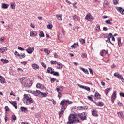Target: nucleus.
<instances>
[{"label":"nucleus","instance_id":"obj_1","mask_svg":"<svg viewBox=\"0 0 124 124\" xmlns=\"http://www.w3.org/2000/svg\"><path fill=\"white\" fill-rule=\"evenodd\" d=\"M79 118L82 121H85L86 120V113L82 112L81 113H78V114H70L68 117L69 121L67 122V124H74L77 121V118Z\"/></svg>","mask_w":124,"mask_h":124},{"label":"nucleus","instance_id":"obj_2","mask_svg":"<svg viewBox=\"0 0 124 124\" xmlns=\"http://www.w3.org/2000/svg\"><path fill=\"white\" fill-rule=\"evenodd\" d=\"M23 102L25 104H26V105H29V104H31V103H33V100L31 98L29 97L28 94H24Z\"/></svg>","mask_w":124,"mask_h":124},{"label":"nucleus","instance_id":"obj_3","mask_svg":"<svg viewBox=\"0 0 124 124\" xmlns=\"http://www.w3.org/2000/svg\"><path fill=\"white\" fill-rule=\"evenodd\" d=\"M94 19V17H93V16L91 15V14H87L85 17V20H87V21H93Z\"/></svg>","mask_w":124,"mask_h":124},{"label":"nucleus","instance_id":"obj_4","mask_svg":"<svg viewBox=\"0 0 124 124\" xmlns=\"http://www.w3.org/2000/svg\"><path fill=\"white\" fill-rule=\"evenodd\" d=\"M50 70H51V72H50V71L48 70V73H50V74H53L54 76H60V74H59V72H55L54 71V69H51Z\"/></svg>","mask_w":124,"mask_h":124},{"label":"nucleus","instance_id":"obj_5","mask_svg":"<svg viewBox=\"0 0 124 124\" xmlns=\"http://www.w3.org/2000/svg\"><path fill=\"white\" fill-rule=\"evenodd\" d=\"M41 91L39 90H36V91H31V93L35 96H39L40 95Z\"/></svg>","mask_w":124,"mask_h":124},{"label":"nucleus","instance_id":"obj_6","mask_svg":"<svg viewBox=\"0 0 124 124\" xmlns=\"http://www.w3.org/2000/svg\"><path fill=\"white\" fill-rule=\"evenodd\" d=\"M34 51V47H28L27 49H26V51L28 54H32V52Z\"/></svg>","mask_w":124,"mask_h":124},{"label":"nucleus","instance_id":"obj_7","mask_svg":"<svg viewBox=\"0 0 124 124\" xmlns=\"http://www.w3.org/2000/svg\"><path fill=\"white\" fill-rule=\"evenodd\" d=\"M115 8L117 10V11H118V12H120L121 13V14H122V15L124 14V9H123L122 7H116Z\"/></svg>","mask_w":124,"mask_h":124},{"label":"nucleus","instance_id":"obj_8","mask_svg":"<svg viewBox=\"0 0 124 124\" xmlns=\"http://www.w3.org/2000/svg\"><path fill=\"white\" fill-rule=\"evenodd\" d=\"M106 54L108 55V51L103 49L100 52V55L102 56V57H104V56H105Z\"/></svg>","mask_w":124,"mask_h":124},{"label":"nucleus","instance_id":"obj_9","mask_svg":"<svg viewBox=\"0 0 124 124\" xmlns=\"http://www.w3.org/2000/svg\"><path fill=\"white\" fill-rule=\"evenodd\" d=\"M31 85H32V81L30 80H27L25 84V86H26V87H31Z\"/></svg>","mask_w":124,"mask_h":124},{"label":"nucleus","instance_id":"obj_10","mask_svg":"<svg viewBox=\"0 0 124 124\" xmlns=\"http://www.w3.org/2000/svg\"><path fill=\"white\" fill-rule=\"evenodd\" d=\"M80 88H81V89H83L84 90H86V91H88V92H90L91 89L90 87L88 86H85L83 85H79Z\"/></svg>","mask_w":124,"mask_h":124},{"label":"nucleus","instance_id":"obj_11","mask_svg":"<svg viewBox=\"0 0 124 124\" xmlns=\"http://www.w3.org/2000/svg\"><path fill=\"white\" fill-rule=\"evenodd\" d=\"M37 35V33L34 31H31L30 32V36L31 37H34Z\"/></svg>","mask_w":124,"mask_h":124},{"label":"nucleus","instance_id":"obj_12","mask_svg":"<svg viewBox=\"0 0 124 124\" xmlns=\"http://www.w3.org/2000/svg\"><path fill=\"white\" fill-rule=\"evenodd\" d=\"M67 104L66 100L65 99L62 100L60 103V105H62V106H66Z\"/></svg>","mask_w":124,"mask_h":124},{"label":"nucleus","instance_id":"obj_13","mask_svg":"<svg viewBox=\"0 0 124 124\" xmlns=\"http://www.w3.org/2000/svg\"><path fill=\"white\" fill-rule=\"evenodd\" d=\"M92 114L93 116H94V117H98V114H97V111L95 109H93L92 111Z\"/></svg>","mask_w":124,"mask_h":124},{"label":"nucleus","instance_id":"obj_14","mask_svg":"<svg viewBox=\"0 0 124 124\" xmlns=\"http://www.w3.org/2000/svg\"><path fill=\"white\" fill-rule=\"evenodd\" d=\"M32 67L35 70H36L37 69H39V65H38L36 64H33L32 65Z\"/></svg>","mask_w":124,"mask_h":124},{"label":"nucleus","instance_id":"obj_15","mask_svg":"<svg viewBox=\"0 0 124 124\" xmlns=\"http://www.w3.org/2000/svg\"><path fill=\"white\" fill-rule=\"evenodd\" d=\"M94 96L97 99H101V98L100 97V96H101L100 94L99 93H97V92H95Z\"/></svg>","mask_w":124,"mask_h":124},{"label":"nucleus","instance_id":"obj_16","mask_svg":"<svg viewBox=\"0 0 124 124\" xmlns=\"http://www.w3.org/2000/svg\"><path fill=\"white\" fill-rule=\"evenodd\" d=\"M8 6H9V5H8V4H5V3L2 4V8L3 9H7V8H8Z\"/></svg>","mask_w":124,"mask_h":124},{"label":"nucleus","instance_id":"obj_17","mask_svg":"<svg viewBox=\"0 0 124 124\" xmlns=\"http://www.w3.org/2000/svg\"><path fill=\"white\" fill-rule=\"evenodd\" d=\"M57 64L59 66L57 67V69H62V67H63V65H62V64L61 63L59 62H57Z\"/></svg>","mask_w":124,"mask_h":124},{"label":"nucleus","instance_id":"obj_18","mask_svg":"<svg viewBox=\"0 0 124 124\" xmlns=\"http://www.w3.org/2000/svg\"><path fill=\"white\" fill-rule=\"evenodd\" d=\"M77 110H85L86 109V106H79L77 108Z\"/></svg>","mask_w":124,"mask_h":124},{"label":"nucleus","instance_id":"obj_19","mask_svg":"<svg viewBox=\"0 0 124 124\" xmlns=\"http://www.w3.org/2000/svg\"><path fill=\"white\" fill-rule=\"evenodd\" d=\"M79 68L81 69V70H82V71L84 72L85 74H89V71H88V70L85 69V68L81 67H80Z\"/></svg>","mask_w":124,"mask_h":124},{"label":"nucleus","instance_id":"obj_20","mask_svg":"<svg viewBox=\"0 0 124 124\" xmlns=\"http://www.w3.org/2000/svg\"><path fill=\"white\" fill-rule=\"evenodd\" d=\"M117 40H118V45H119V47H122L123 44H122V43L121 42V37H118L117 38Z\"/></svg>","mask_w":124,"mask_h":124},{"label":"nucleus","instance_id":"obj_21","mask_svg":"<svg viewBox=\"0 0 124 124\" xmlns=\"http://www.w3.org/2000/svg\"><path fill=\"white\" fill-rule=\"evenodd\" d=\"M117 115L120 119H122L124 117V114L123 113V112H122V111L118 112Z\"/></svg>","mask_w":124,"mask_h":124},{"label":"nucleus","instance_id":"obj_22","mask_svg":"<svg viewBox=\"0 0 124 124\" xmlns=\"http://www.w3.org/2000/svg\"><path fill=\"white\" fill-rule=\"evenodd\" d=\"M111 21H112V18L106 20L105 23L108 25H113V22H111Z\"/></svg>","mask_w":124,"mask_h":124},{"label":"nucleus","instance_id":"obj_23","mask_svg":"<svg viewBox=\"0 0 124 124\" xmlns=\"http://www.w3.org/2000/svg\"><path fill=\"white\" fill-rule=\"evenodd\" d=\"M78 46H79V44H78V42H77V43H74L73 45L71 46V48H74V49H75V48H77Z\"/></svg>","mask_w":124,"mask_h":124},{"label":"nucleus","instance_id":"obj_24","mask_svg":"<svg viewBox=\"0 0 124 124\" xmlns=\"http://www.w3.org/2000/svg\"><path fill=\"white\" fill-rule=\"evenodd\" d=\"M39 96L40 97H46V96H47V94L43 92H40Z\"/></svg>","mask_w":124,"mask_h":124},{"label":"nucleus","instance_id":"obj_25","mask_svg":"<svg viewBox=\"0 0 124 124\" xmlns=\"http://www.w3.org/2000/svg\"><path fill=\"white\" fill-rule=\"evenodd\" d=\"M16 7V4L14 2L11 3V9H15V7Z\"/></svg>","mask_w":124,"mask_h":124},{"label":"nucleus","instance_id":"obj_26","mask_svg":"<svg viewBox=\"0 0 124 124\" xmlns=\"http://www.w3.org/2000/svg\"><path fill=\"white\" fill-rule=\"evenodd\" d=\"M20 110L22 112H26L28 110V108L25 107H21Z\"/></svg>","mask_w":124,"mask_h":124},{"label":"nucleus","instance_id":"obj_27","mask_svg":"<svg viewBox=\"0 0 124 124\" xmlns=\"http://www.w3.org/2000/svg\"><path fill=\"white\" fill-rule=\"evenodd\" d=\"M56 91L58 93V96H60V93L62 92V90L60 88L59 86H57L56 88Z\"/></svg>","mask_w":124,"mask_h":124},{"label":"nucleus","instance_id":"obj_28","mask_svg":"<svg viewBox=\"0 0 124 124\" xmlns=\"http://www.w3.org/2000/svg\"><path fill=\"white\" fill-rule=\"evenodd\" d=\"M65 111V106H62L61 108V110H60V112H62V113H64Z\"/></svg>","mask_w":124,"mask_h":124},{"label":"nucleus","instance_id":"obj_29","mask_svg":"<svg viewBox=\"0 0 124 124\" xmlns=\"http://www.w3.org/2000/svg\"><path fill=\"white\" fill-rule=\"evenodd\" d=\"M118 79H120V80H121L123 82V83H124V78L123 77V76H122V75L119 74V75L118 76V77H117Z\"/></svg>","mask_w":124,"mask_h":124},{"label":"nucleus","instance_id":"obj_30","mask_svg":"<svg viewBox=\"0 0 124 124\" xmlns=\"http://www.w3.org/2000/svg\"><path fill=\"white\" fill-rule=\"evenodd\" d=\"M1 61L3 63H8V62H9V61L7 59H1Z\"/></svg>","mask_w":124,"mask_h":124},{"label":"nucleus","instance_id":"obj_31","mask_svg":"<svg viewBox=\"0 0 124 124\" xmlns=\"http://www.w3.org/2000/svg\"><path fill=\"white\" fill-rule=\"evenodd\" d=\"M78 17L76 15H74L73 16V19L74 21H78Z\"/></svg>","mask_w":124,"mask_h":124},{"label":"nucleus","instance_id":"obj_32","mask_svg":"<svg viewBox=\"0 0 124 124\" xmlns=\"http://www.w3.org/2000/svg\"><path fill=\"white\" fill-rule=\"evenodd\" d=\"M0 81L1 84H4L5 83L4 78H3V77H2V76H0Z\"/></svg>","mask_w":124,"mask_h":124},{"label":"nucleus","instance_id":"obj_33","mask_svg":"<svg viewBox=\"0 0 124 124\" xmlns=\"http://www.w3.org/2000/svg\"><path fill=\"white\" fill-rule=\"evenodd\" d=\"M116 95H117V92L114 91L112 95V98L115 99L116 98Z\"/></svg>","mask_w":124,"mask_h":124},{"label":"nucleus","instance_id":"obj_34","mask_svg":"<svg viewBox=\"0 0 124 124\" xmlns=\"http://www.w3.org/2000/svg\"><path fill=\"white\" fill-rule=\"evenodd\" d=\"M39 35L40 37H44V33H43V31H40V32L39 33Z\"/></svg>","mask_w":124,"mask_h":124},{"label":"nucleus","instance_id":"obj_35","mask_svg":"<svg viewBox=\"0 0 124 124\" xmlns=\"http://www.w3.org/2000/svg\"><path fill=\"white\" fill-rule=\"evenodd\" d=\"M95 104H96V105H97V106H103L104 104L103 102H99L98 103H95Z\"/></svg>","mask_w":124,"mask_h":124},{"label":"nucleus","instance_id":"obj_36","mask_svg":"<svg viewBox=\"0 0 124 124\" xmlns=\"http://www.w3.org/2000/svg\"><path fill=\"white\" fill-rule=\"evenodd\" d=\"M56 18H57L58 20L62 21V15H56Z\"/></svg>","mask_w":124,"mask_h":124},{"label":"nucleus","instance_id":"obj_37","mask_svg":"<svg viewBox=\"0 0 124 124\" xmlns=\"http://www.w3.org/2000/svg\"><path fill=\"white\" fill-rule=\"evenodd\" d=\"M79 41L81 44H85V43H86V40L82 38L79 39Z\"/></svg>","mask_w":124,"mask_h":124},{"label":"nucleus","instance_id":"obj_38","mask_svg":"<svg viewBox=\"0 0 124 124\" xmlns=\"http://www.w3.org/2000/svg\"><path fill=\"white\" fill-rule=\"evenodd\" d=\"M87 98L88 99H89V100H90V101L93 102V103H96V102H95L93 100V98H92V97H91V96H88Z\"/></svg>","mask_w":124,"mask_h":124},{"label":"nucleus","instance_id":"obj_39","mask_svg":"<svg viewBox=\"0 0 124 124\" xmlns=\"http://www.w3.org/2000/svg\"><path fill=\"white\" fill-rule=\"evenodd\" d=\"M111 88H107L105 90V93L107 95L108 93H109V91H110V89Z\"/></svg>","mask_w":124,"mask_h":124},{"label":"nucleus","instance_id":"obj_40","mask_svg":"<svg viewBox=\"0 0 124 124\" xmlns=\"http://www.w3.org/2000/svg\"><path fill=\"white\" fill-rule=\"evenodd\" d=\"M16 109H17L18 108V107H17V102L16 101H14L13 104L12 105Z\"/></svg>","mask_w":124,"mask_h":124},{"label":"nucleus","instance_id":"obj_41","mask_svg":"<svg viewBox=\"0 0 124 124\" xmlns=\"http://www.w3.org/2000/svg\"><path fill=\"white\" fill-rule=\"evenodd\" d=\"M112 36H113V34H112L111 33H109L108 37V39H107L108 40H110V39H111V38H112Z\"/></svg>","mask_w":124,"mask_h":124},{"label":"nucleus","instance_id":"obj_42","mask_svg":"<svg viewBox=\"0 0 124 124\" xmlns=\"http://www.w3.org/2000/svg\"><path fill=\"white\" fill-rule=\"evenodd\" d=\"M47 29H49V30H52V28H53V25L51 24H49L47 25Z\"/></svg>","mask_w":124,"mask_h":124},{"label":"nucleus","instance_id":"obj_43","mask_svg":"<svg viewBox=\"0 0 124 124\" xmlns=\"http://www.w3.org/2000/svg\"><path fill=\"white\" fill-rule=\"evenodd\" d=\"M44 52L45 53V54H46L47 55H49L50 54V51H48L47 49H44Z\"/></svg>","mask_w":124,"mask_h":124},{"label":"nucleus","instance_id":"obj_44","mask_svg":"<svg viewBox=\"0 0 124 124\" xmlns=\"http://www.w3.org/2000/svg\"><path fill=\"white\" fill-rule=\"evenodd\" d=\"M42 86H43L42 84L40 83H37L36 85V88H38V89H41Z\"/></svg>","mask_w":124,"mask_h":124},{"label":"nucleus","instance_id":"obj_45","mask_svg":"<svg viewBox=\"0 0 124 124\" xmlns=\"http://www.w3.org/2000/svg\"><path fill=\"white\" fill-rule=\"evenodd\" d=\"M12 119L13 121H16V120H17V117H16L15 115H13L12 116Z\"/></svg>","mask_w":124,"mask_h":124},{"label":"nucleus","instance_id":"obj_46","mask_svg":"<svg viewBox=\"0 0 124 124\" xmlns=\"http://www.w3.org/2000/svg\"><path fill=\"white\" fill-rule=\"evenodd\" d=\"M55 81H57V79H56V78H50V82L51 83H54V82H55Z\"/></svg>","mask_w":124,"mask_h":124},{"label":"nucleus","instance_id":"obj_47","mask_svg":"<svg viewBox=\"0 0 124 124\" xmlns=\"http://www.w3.org/2000/svg\"><path fill=\"white\" fill-rule=\"evenodd\" d=\"M6 51H7V49H4V48H0V53H4Z\"/></svg>","mask_w":124,"mask_h":124},{"label":"nucleus","instance_id":"obj_48","mask_svg":"<svg viewBox=\"0 0 124 124\" xmlns=\"http://www.w3.org/2000/svg\"><path fill=\"white\" fill-rule=\"evenodd\" d=\"M57 62H57V61H50L51 64H57Z\"/></svg>","mask_w":124,"mask_h":124},{"label":"nucleus","instance_id":"obj_49","mask_svg":"<svg viewBox=\"0 0 124 124\" xmlns=\"http://www.w3.org/2000/svg\"><path fill=\"white\" fill-rule=\"evenodd\" d=\"M96 30L97 31H100V26L99 24H97L96 26Z\"/></svg>","mask_w":124,"mask_h":124},{"label":"nucleus","instance_id":"obj_50","mask_svg":"<svg viewBox=\"0 0 124 124\" xmlns=\"http://www.w3.org/2000/svg\"><path fill=\"white\" fill-rule=\"evenodd\" d=\"M41 64L43 66V67H44V68H46V67H47V65H46V64H45L44 62H41Z\"/></svg>","mask_w":124,"mask_h":124},{"label":"nucleus","instance_id":"obj_51","mask_svg":"<svg viewBox=\"0 0 124 124\" xmlns=\"http://www.w3.org/2000/svg\"><path fill=\"white\" fill-rule=\"evenodd\" d=\"M88 69L89 70L90 74H91L92 75H93V71L92 69L90 68H88Z\"/></svg>","mask_w":124,"mask_h":124},{"label":"nucleus","instance_id":"obj_52","mask_svg":"<svg viewBox=\"0 0 124 124\" xmlns=\"http://www.w3.org/2000/svg\"><path fill=\"white\" fill-rule=\"evenodd\" d=\"M63 113L64 112H62V111H59V118L62 117V115H63Z\"/></svg>","mask_w":124,"mask_h":124},{"label":"nucleus","instance_id":"obj_53","mask_svg":"<svg viewBox=\"0 0 124 124\" xmlns=\"http://www.w3.org/2000/svg\"><path fill=\"white\" fill-rule=\"evenodd\" d=\"M118 1H119V0H113V2L114 5H116V4H118Z\"/></svg>","mask_w":124,"mask_h":124},{"label":"nucleus","instance_id":"obj_54","mask_svg":"<svg viewBox=\"0 0 124 124\" xmlns=\"http://www.w3.org/2000/svg\"><path fill=\"white\" fill-rule=\"evenodd\" d=\"M87 57V55L85 54V53H82L81 57L83 58V59L86 58Z\"/></svg>","mask_w":124,"mask_h":124},{"label":"nucleus","instance_id":"obj_55","mask_svg":"<svg viewBox=\"0 0 124 124\" xmlns=\"http://www.w3.org/2000/svg\"><path fill=\"white\" fill-rule=\"evenodd\" d=\"M5 110L6 112L9 111V108H8V106H6L5 107Z\"/></svg>","mask_w":124,"mask_h":124},{"label":"nucleus","instance_id":"obj_56","mask_svg":"<svg viewBox=\"0 0 124 124\" xmlns=\"http://www.w3.org/2000/svg\"><path fill=\"white\" fill-rule=\"evenodd\" d=\"M107 5H108V2L105 1L104 2V7H106V6H107Z\"/></svg>","mask_w":124,"mask_h":124},{"label":"nucleus","instance_id":"obj_57","mask_svg":"<svg viewBox=\"0 0 124 124\" xmlns=\"http://www.w3.org/2000/svg\"><path fill=\"white\" fill-rule=\"evenodd\" d=\"M58 39L59 40H62V35H61V34H60V33H58Z\"/></svg>","mask_w":124,"mask_h":124},{"label":"nucleus","instance_id":"obj_58","mask_svg":"<svg viewBox=\"0 0 124 124\" xmlns=\"http://www.w3.org/2000/svg\"><path fill=\"white\" fill-rule=\"evenodd\" d=\"M20 56L22 57H20V59H23V58H25V57H26V54H25V53H23V54L20 55Z\"/></svg>","mask_w":124,"mask_h":124},{"label":"nucleus","instance_id":"obj_59","mask_svg":"<svg viewBox=\"0 0 124 124\" xmlns=\"http://www.w3.org/2000/svg\"><path fill=\"white\" fill-rule=\"evenodd\" d=\"M120 95L121 97H124V93L123 92H121L120 93Z\"/></svg>","mask_w":124,"mask_h":124},{"label":"nucleus","instance_id":"obj_60","mask_svg":"<svg viewBox=\"0 0 124 124\" xmlns=\"http://www.w3.org/2000/svg\"><path fill=\"white\" fill-rule=\"evenodd\" d=\"M18 50H20V51H25V49H24L20 46H18Z\"/></svg>","mask_w":124,"mask_h":124},{"label":"nucleus","instance_id":"obj_61","mask_svg":"<svg viewBox=\"0 0 124 124\" xmlns=\"http://www.w3.org/2000/svg\"><path fill=\"white\" fill-rule=\"evenodd\" d=\"M114 76H115V77H119V76L120 75V74H118V73H115L114 74Z\"/></svg>","mask_w":124,"mask_h":124},{"label":"nucleus","instance_id":"obj_62","mask_svg":"<svg viewBox=\"0 0 124 124\" xmlns=\"http://www.w3.org/2000/svg\"><path fill=\"white\" fill-rule=\"evenodd\" d=\"M30 26L31 27V28H33V29H34L35 28V26H34V24L32 23L30 24Z\"/></svg>","mask_w":124,"mask_h":124},{"label":"nucleus","instance_id":"obj_63","mask_svg":"<svg viewBox=\"0 0 124 124\" xmlns=\"http://www.w3.org/2000/svg\"><path fill=\"white\" fill-rule=\"evenodd\" d=\"M67 104L68 103V104H71L72 103V102L71 101H69V100H66Z\"/></svg>","mask_w":124,"mask_h":124},{"label":"nucleus","instance_id":"obj_64","mask_svg":"<svg viewBox=\"0 0 124 124\" xmlns=\"http://www.w3.org/2000/svg\"><path fill=\"white\" fill-rule=\"evenodd\" d=\"M117 104L119 105V106H123V103H121L120 102H118Z\"/></svg>","mask_w":124,"mask_h":124}]
</instances>
